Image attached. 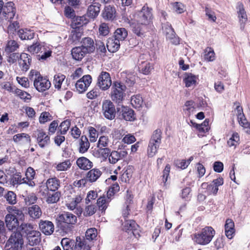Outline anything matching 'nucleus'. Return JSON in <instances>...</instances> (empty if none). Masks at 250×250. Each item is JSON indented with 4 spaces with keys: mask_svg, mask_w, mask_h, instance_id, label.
Returning a JSON list of instances; mask_svg holds the SVG:
<instances>
[{
    "mask_svg": "<svg viewBox=\"0 0 250 250\" xmlns=\"http://www.w3.org/2000/svg\"><path fill=\"white\" fill-rule=\"evenodd\" d=\"M133 17L127 18L125 21L129 24L132 32L137 36L142 37L147 28V26L152 22L153 15L152 9L144 6L141 10Z\"/></svg>",
    "mask_w": 250,
    "mask_h": 250,
    "instance_id": "f257e3e1",
    "label": "nucleus"
},
{
    "mask_svg": "<svg viewBox=\"0 0 250 250\" xmlns=\"http://www.w3.org/2000/svg\"><path fill=\"white\" fill-rule=\"evenodd\" d=\"M29 78L34 81V85L39 92H43L48 89L51 86L50 81L42 76L39 72L31 70L29 73Z\"/></svg>",
    "mask_w": 250,
    "mask_h": 250,
    "instance_id": "f03ea898",
    "label": "nucleus"
},
{
    "mask_svg": "<svg viewBox=\"0 0 250 250\" xmlns=\"http://www.w3.org/2000/svg\"><path fill=\"white\" fill-rule=\"evenodd\" d=\"M215 230L211 227H206L200 233H195L192 236L194 242L201 245L208 244L212 239Z\"/></svg>",
    "mask_w": 250,
    "mask_h": 250,
    "instance_id": "7ed1b4c3",
    "label": "nucleus"
},
{
    "mask_svg": "<svg viewBox=\"0 0 250 250\" xmlns=\"http://www.w3.org/2000/svg\"><path fill=\"white\" fill-rule=\"evenodd\" d=\"M162 132L159 129L155 130L149 141L147 148V155L149 157L155 155L161 143Z\"/></svg>",
    "mask_w": 250,
    "mask_h": 250,
    "instance_id": "20e7f679",
    "label": "nucleus"
},
{
    "mask_svg": "<svg viewBox=\"0 0 250 250\" xmlns=\"http://www.w3.org/2000/svg\"><path fill=\"white\" fill-rule=\"evenodd\" d=\"M126 86L118 82L113 83L111 92V98L114 102L120 104L124 100Z\"/></svg>",
    "mask_w": 250,
    "mask_h": 250,
    "instance_id": "39448f33",
    "label": "nucleus"
},
{
    "mask_svg": "<svg viewBox=\"0 0 250 250\" xmlns=\"http://www.w3.org/2000/svg\"><path fill=\"white\" fill-rule=\"evenodd\" d=\"M112 84L110 74L106 72L102 71L97 78V85L102 90H106Z\"/></svg>",
    "mask_w": 250,
    "mask_h": 250,
    "instance_id": "423d86ee",
    "label": "nucleus"
},
{
    "mask_svg": "<svg viewBox=\"0 0 250 250\" xmlns=\"http://www.w3.org/2000/svg\"><path fill=\"white\" fill-rule=\"evenodd\" d=\"M162 29L164 33L166 36L167 40H169L171 43L175 45L179 43V38L176 36L173 28L169 23H163L162 24Z\"/></svg>",
    "mask_w": 250,
    "mask_h": 250,
    "instance_id": "0eeeda50",
    "label": "nucleus"
},
{
    "mask_svg": "<svg viewBox=\"0 0 250 250\" xmlns=\"http://www.w3.org/2000/svg\"><path fill=\"white\" fill-rule=\"evenodd\" d=\"M102 112L105 118L113 119L115 117L116 111L113 103L108 100L104 101L102 103Z\"/></svg>",
    "mask_w": 250,
    "mask_h": 250,
    "instance_id": "6e6552de",
    "label": "nucleus"
},
{
    "mask_svg": "<svg viewBox=\"0 0 250 250\" xmlns=\"http://www.w3.org/2000/svg\"><path fill=\"white\" fill-rule=\"evenodd\" d=\"M92 82V77L89 75L83 76L75 84V87L79 93L84 92Z\"/></svg>",
    "mask_w": 250,
    "mask_h": 250,
    "instance_id": "1a4fd4ad",
    "label": "nucleus"
},
{
    "mask_svg": "<svg viewBox=\"0 0 250 250\" xmlns=\"http://www.w3.org/2000/svg\"><path fill=\"white\" fill-rule=\"evenodd\" d=\"M5 221L6 226L8 230L13 231L11 234L15 233H20L17 231L19 224L16 215L8 214L5 216Z\"/></svg>",
    "mask_w": 250,
    "mask_h": 250,
    "instance_id": "9d476101",
    "label": "nucleus"
},
{
    "mask_svg": "<svg viewBox=\"0 0 250 250\" xmlns=\"http://www.w3.org/2000/svg\"><path fill=\"white\" fill-rule=\"evenodd\" d=\"M15 14L16 8L13 2H7L2 7V15L8 21H10L13 19Z\"/></svg>",
    "mask_w": 250,
    "mask_h": 250,
    "instance_id": "9b49d317",
    "label": "nucleus"
},
{
    "mask_svg": "<svg viewBox=\"0 0 250 250\" xmlns=\"http://www.w3.org/2000/svg\"><path fill=\"white\" fill-rule=\"evenodd\" d=\"M20 228L26 234L27 239L33 237H37L40 236V232L34 229L33 226L31 224L22 223Z\"/></svg>",
    "mask_w": 250,
    "mask_h": 250,
    "instance_id": "f8f14e48",
    "label": "nucleus"
},
{
    "mask_svg": "<svg viewBox=\"0 0 250 250\" xmlns=\"http://www.w3.org/2000/svg\"><path fill=\"white\" fill-rule=\"evenodd\" d=\"M236 9L239 19L240 29L243 30L245 28V24L247 21V15L244 9V5L242 3L238 2L237 3Z\"/></svg>",
    "mask_w": 250,
    "mask_h": 250,
    "instance_id": "ddd939ff",
    "label": "nucleus"
},
{
    "mask_svg": "<svg viewBox=\"0 0 250 250\" xmlns=\"http://www.w3.org/2000/svg\"><path fill=\"white\" fill-rule=\"evenodd\" d=\"M138 228L139 226L136 223L135 221L129 220L125 221L123 229L128 233L130 232L135 237H137V235H139Z\"/></svg>",
    "mask_w": 250,
    "mask_h": 250,
    "instance_id": "4468645a",
    "label": "nucleus"
},
{
    "mask_svg": "<svg viewBox=\"0 0 250 250\" xmlns=\"http://www.w3.org/2000/svg\"><path fill=\"white\" fill-rule=\"evenodd\" d=\"M31 62V58L29 55L25 53L21 54L19 64L22 71H27L29 69Z\"/></svg>",
    "mask_w": 250,
    "mask_h": 250,
    "instance_id": "2eb2a0df",
    "label": "nucleus"
},
{
    "mask_svg": "<svg viewBox=\"0 0 250 250\" xmlns=\"http://www.w3.org/2000/svg\"><path fill=\"white\" fill-rule=\"evenodd\" d=\"M57 220L61 222L73 225L77 222V217L70 212H64L58 216Z\"/></svg>",
    "mask_w": 250,
    "mask_h": 250,
    "instance_id": "dca6fc26",
    "label": "nucleus"
},
{
    "mask_svg": "<svg viewBox=\"0 0 250 250\" xmlns=\"http://www.w3.org/2000/svg\"><path fill=\"white\" fill-rule=\"evenodd\" d=\"M37 143L41 148L48 146L50 143V137L45 132L42 130L38 131L37 138Z\"/></svg>",
    "mask_w": 250,
    "mask_h": 250,
    "instance_id": "f3484780",
    "label": "nucleus"
},
{
    "mask_svg": "<svg viewBox=\"0 0 250 250\" xmlns=\"http://www.w3.org/2000/svg\"><path fill=\"white\" fill-rule=\"evenodd\" d=\"M40 230L45 235H51L54 230L53 223L49 221L41 220L39 223Z\"/></svg>",
    "mask_w": 250,
    "mask_h": 250,
    "instance_id": "a211bd4d",
    "label": "nucleus"
},
{
    "mask_svg": "<svg viewBox=\"0 0 250 250\" xmlns=\"http://www.w3.org/2000/svg\"><path fill=\"white\" fill-rule=\"evenodd\" d=\"M102 172L99 169L94 168L90 169L86 174V180L90 183L96 182L101 176Z\"/></svg>",
    "mask_w": 250,
    "mask_h": 250,
    "instance_id": "6ab92c4d",
    "label": "nucleus"
},
{
    "mask_svg": "<svg viewBox=\"0 0 250 250\" xmlns=\"http://www.w3.org/2000/svg\"><path fill=\"white\" fill-rule=\"evenodd\" d=\"M143 58V55L140 57V59L138 60V68L142 73L147 75L150 72L152 67L149 62L142 61V59Z\"/></svg>",
    "mask_w": 250,
    "mask_h": 250,
    "instance_id": "aec40b11",
    "label": "nucleus"
},
{
    "mask_svg": "<svg viewBox=\"0 0 250 250\" xmlns=\"http://www.w3.org/2000/svg\"><path fill=\"white\" fill-rule=\"evenodd\" d=\"M100 4L94 2L88 7L87 15L90 18L94 19L99 14L100 11Z\"/></svg>",
    "mask_w": 250,
    "mask_h": 250,
    "instance_id": "412c9836",
    "label": "nucleus"
},
{
    "mask_svg": "<svg viewBox=\"0 0 250 250\" xmlns=\"http://www.w3.org/2000/svg\"><path fill=\"white\" fill-rule=\"evenodd\" d=\"M102 16L105 20H112L116 17V10L111 5L105 6L102 12Z\"/></svg>",
    "mask_w": 250,
    "mask_h": 250,
    "instance_id": "4be33fe9",
    "label": "nucleus"
},
{
    "mask_svg": "<svg viewBox=\"0 0 250 250\" xmlns=\"http://www.w3.org/2000/svg\"><path fill=\"white\" fill-rule=\"evenodd\" d=\"M87 53V51L81 46L74 47L71 51L73 58L77 61L81 60Z\"/></svg>",
    "mask_w": 250,
    "mask_h": 250,
    "instance_id": "5701e85b",
    "label": "nucleus"
},
{
    "mask_svg": "<svg viewBox=\"0 0 250 250\" xmlns=\"http://www.w3.org/2000/svg\"><path fill=\"white\" fill-rule=\"evenodd\" d=\"M88 22V20L84 16H75L72 20L71 26L73 29H80V27L86 24Z\"/></svg>",
    "mask_w": 250,
    "mask_h": 250,
    "instance_id": "b1692460",
    "label": "nucleus"
},
{
    "mask_svg": "<svg viewBox=\"0 0 250 250\" xmlns=\"http://www.w3.org/2000/svg\"><path fill=\"white\" fill-rule=\"evenodd\" d=\"M18 35L21 40H30L34 38L35 33L33 30L27 28L21 29L18 31Z\"/></svg>",
    "mask_w": 250,
    "mask_h": 250,
    "instance_id": "393cba45",
    "label": "nucleus"
},
{
    "mask_svg": "<svg viewBox=\"0 0 250 250\" xmlns=\"http://www.w3.org/2000/svg\"><path fill=\"white\" fill-rule=\"evenodd\" d=\"M76 163L79 167L83 170L90 169L92 167V163L87 158L82 157L78 158Z\"/></svg>",
    "mask_w": 250,
    "mask_h": 250,
    "instance_id": "a878e982",
    "label": "nucleus"
},
{
    "mask_svg": "<svg viewBox=\"0 0 250 250\" xmlns=\"http://www.w3.org/2000/svg\"><path fill=\"white\" fill-rule=\"evenodd\" d=\"M120 42L115 38H109L107 40L106 46L110 52H115L120 48Z\"/></svg>",
    "mask_w": 250,
    "mask_h": 250,
    "instance_id": "bb28decb",
    "label": "nucleus"
},
{
    "mask_svg": "<svg viewBox=\"0 0 250 250\" xmlns=\"http://www.w3.org/2000/svg\"><path fill=\"white\" fill-rule=\"evenodd\" d=\"M52 50L48 46L44 44L40 53L37 55V59L41 62H43L49 58L52 54Z\"/></svg>",
    "mask_w": 250,
    "mask_h": 250,
    "instance_id": "cd10ccee",
    "label": "nucleus"
},
{
    "mask_svg": "<svg viewBox=\"0 0 250 250\" xmlns=\"http://www.w3.org/2000/svg\"><path fill=\"white\" fill-rule=\"evenodd\" d=\"M82 46L83 49L87 51L88 53L92 52L95 50V46L93 40L89 38L86 37L83 39L81 41Z\"/></svg>",
    "mask_w": 250,
    "mask_h": 250,
    "instance_id": "c85d7f7f",
    "label": "nucleus"
},
{
    "mask_svg": "<svg viewBox=\"0 0 250 250\" xmlns=\"http://www.w3.org/2000/svg\"><path fill=\"white\" fill-rule=\"evenodd\" d=\"M20 47L19 43L13 40H8L5 45L4 51L7 54H9L17 51Z\"/></svg>",
    "mask_w": 250,
    "mask_h": 250,
    "instance_id": "c756f323",
    "label": "nucleus"
},
{
    "mask_svg": "<svg viewBox=\"0 0 250 250\" xmlns=\"http://www.w3.org/2000/svg\"><path fill=\"white\" fill-rule=\"evenodd\" d=\"M45 184L50 191H56L60 186L59 180L56 177L49 178Z\"/></svg>",
    "mask_w": 250,
    "mask_h": 250,
    "instance_id": "7c9ffc66",
    "label": "nucleus"
},
{
    "mask_svg": "<svg viewBox=\"0 0 250 250\" xmlns=\"http://www.w3.org/2000/svg\"><path fill=\"white\" fill-rule=\"evenodd\" d=\"M28 212L29 216L33 219L39 218L42 214L41 208L37 205L29 207Z\"/></svg>",
    "mask_w": 250,
    "mask_h": 250,
    "instance_id": "2f4dec72",
    "label": "nucleus"
},
{
    "mask_svg": "<svg viewBox=\"0 0 250 250\" xmlns=\"http://www.w3.org/2000/svg\"><path fill=\"white\" fill-rule=\"evenodd\" d=\"M122 117L126 121H132L134 119V111L125 106H123L121 110Z\"/></svg>",
    "mask_w": 250,
    "mask_h": 250,
    "instance_id": "473e14b6",
    "label": "nucleus"
},
{
    "mask_svg": "<svg viewBox=\"0 0 250 250\" xmlns=\"http://www.w3.org/2000/svg\"><path fill=\"white\" fill-rule=\"evenodd\" d=\"M89 146L90 144L86 136H82L79 142V152L81 153L86 152L89 148Z\"/></svg>",
    "mask_w": 250,
    "mask_h": 250,
    "instance_id": "72a5a7b5",
    "label": "nucleus"
},
{
    "mask_svg": "<svg viewBox=\"0 0 250 250\" xmlns=\"http://www.w3.org/2000/svg\"><path fill=\"white\" fill-rule=\"evenodd\" d=\"M197 78L191 73H186L185 74L184 81L186 87H189L195 85L196 83Z\"/></svg>",
    "mask_w": 250,
    "mask_h": 250,
    "instance_id": "f704fd0d",
    "label": "nucleus"
},
{
    "mask_svg": "<svg viewBox=\"0 0 250 250\" xmlns=\"http://www.w3.org/2000/svg\"><path fill=\"white\" fill-rule=\"evenodd\" d=\"M83 196L82 194H79L75 196L72 199L71 201L66 204L67 207L70 210H73L77 208L78 204L80 203L83 199Z\"/></svg>",
    "mask_w": 250,
    "mask_h": 250,
    "instance_id": "c9c22d12",
    "label": "nucleus"
},
{
    "mask_svg": "<svg viewBox=\"0 0 250 250\" xmlns=\"http://www.w3.org/2000/svg\"><path fill=\"white\" fill-rule=\"evenodd\" d=\"M48 194L46 198V202L48 204H54L57 203L60 199L61 193L60 192L52 191Z\"/></svg>",
    "mask_w": 250,
    "mask_h": 250,
    "instance_id": "e433bc0d",
    "label": "nucleus"
},
{
    "mask_svg": "<svg viewBox=\"0 0 250 250\" xmlns=\"http://www.w3.org/2000/svg\"><path fill=\"white\" fill-rule=\"evenodd\" d=\"M127 34V31L125 28H119L115 31L114 38L120 42L123 41L126 38Z\"/></svg>",
    "mask_w": 250,
    "mask_h": 250,
    "instance_id": "4c0bfd02",
    "label": "nucleus"
},
{
    "mask_svg": "<svg viewBox=\"0 0 250 250\" xmlns=\"http://www.w3.org/2000/svg\"><path fill=\"white\" fill-rule=\"evenodd\" d=\"M61 245L63 250H73V248L75 244L74 240L68 238H63L61 241Z\"/></svg>",
    "mask_w": 250,
    "mask_h": 250,
    "instance_id": "58836bf2",
    "label": "nucleus"
},
{
    "mask_svg": "<svg viewBox=\"0 0 250 250\" xmlns=\"http://www.w3.org/2000/svg\"><path fill=\"white\" fill-rule=\"evenodd\" d=\"M131 104L135 108H140L143 104V99L141 95L138 94L131 97Z\"/></svg>",
    "mask_w": 250,
    "mask_h": 250,
    "instance_id": "ea45409f",
    "label": "nucleus"
},
{
    "mask_svg": "<svg viewBox=\"0 0 250 250\" xmlns=\"http://www.w3.org/2000/svg\"><path fill=\"white\" fill-rule=\"evenodd\" d=\"M13 141L15 143L21 142L29 143L30 141V138L28 134L25 133L17 134L13 136Z\"/></svg>",
    "mask_w": 250,
    "mask_h": 250,
    "instance_id": "a19ab883",
    "label": "nucleus"
},
{
    "mask_svg": "<svg viewBox=\"0 0 250 250\" xmlns=\"http://www.w3.org/2000/svg\"><path fill=\"white\" fill-rule=\"evenodd\" d=\"M65 79V75L58 73L56 74L54 77V84L55 87L58 89H60L61 88V85L62 82Z\"/></svg>",
    "mask_w": 250,
    "mask_h": 250,
    "instance_id": "79ce46f5",
    "label": "nucleus"
},
{
    "mask_svg": "<svg viewBox=\"0 0 250 250\" xmlns=\"http://www.w3.org/2000/svg\"><path fill=\"white\" fill-rule=\"evenodd\" d=\"M108 198L105 199V197H100L97 200V204L100 210H105L107 208L108 203L110 201Z\"/></svg>",
    "mask_w": 250,
    "mask_h": 250,
    "instance_id": "37998d69",
    "label": "nucleus"
},
{
    "mask_svg": "<svg viewBox=\"0 0 250 250\" xmlns=\"http://www.w3.org/2000/svg\"><path fill=\"white\" fill-rule=\"evenodd\" d=\"M44 45V44H43L36 43L29 46L28 47V51L33 54H36L38 55L40 53V52L42 51Z\"/></svg>",
    "mask_w": 250,
    "mask_h": 250,
    "instance_id": "c03bdc74",
    "label": "nucleus"
},
{
    "mask_svg": "<svg viewBox=\"0 0 250 250\" xmlns=\"http://www.w3.org/2000/svg\"><path fill=\"white\" fill-rule=\"evenodd\" d=\"M4 197L9 204L14 205L17 203V195L13 191H8Z\"/></svg>",
    "mask_w": 250,
    "mask_h": 250,
    "instance_id": "a18cd8bd",
    "label": "nucleus"
},
{
    "mask_svg": "<svg viewBox=\"0 0 250 250\" xmlns=\"http://www.w3.org/2000/svg\"><path fill=\"white\" fill-rule=\"evenodd\" d=\"M75 243L74 250H81L82 248L86 249L85 240L83 238L77 237Z\"/></svg>",
    "mask_w": 250,
    "mask_h": 250,
    "instance_id": "49530a36",
    "label": "nucleus"
},
{
    "mask_svg": "<svg viewBox=\"0 0 250 250\" xmlns=\"http://www.w3.org/2000/svg\"><path fill=\"white\" fill-rule=\"evenodd\" d=\"M120 189V187L118 183L113 184L109 187L107 192V198L111 200L114 195Z\"/></svg>",
    "mask_w": 250,
    "mask_h": 250,
    "instance_id": "de8ad7c7",
    "label": "nucleus"
},
{
    "mask_svg": "<svg viewBox=\"0 0 250 250\" xmlns=\"http://www.w3.org/2000/svg\"><path fill=\"white\" fill-rule=\"evenodd\" d=\"M71 166V163L69 160H66L60 163L55 167L58 171H66Z\"/></svg>",
    "mask_w": 250,
    "mask_h": 250,
    "instance_id": "09e8293b",
    "label": "nucleus"
},
{
    "mask_svg": "<svg viewBox=\"0 0 250 250\" xmlns=\"http://www.w3.org/2000/svg\"><path fill=\"white\" fill-rule=\"evenodd\" d=\"M97 236V230L94 228H90L85 232V238L86 240L91 241L94 240Z\"/></svg>",
    "mask_w": 250,
    "mask_h": 250,
    "instance_id": "8fccbe9b",
    "label": "nucleus"
},
{
    "mask_svg": "<svg viewBox=\"0 0 250 250\" xmlns=\"http://www.w3.org/2000/svg\"><path fill=\"white\" fill-rule=\"evenodd\" d=\"M204 59L208 61H213L215 59V53L213 49L207 47L204 51Z\"/></svg>",
    "mask_w": 250,
    "mask_h": 250,
    "instance_id": "3c124183",
    "label": "nucleus"
},
{
    "mask_svg": "<svg viewBox=\"0 0 250 250\" xmlns=\"http://www.w3.org/2000/svg\"><path fill=\"white\" fill-rule=\"evenodd\" d=\"M89 137L91 142H95L98 137L99 134L97 130L93 127H88Z\"/></svg>",
    "mask_w": 250,
    "mask_h": 250,
    "instance_id": "603ef678",
    "label": "nucleus"
},
{
    "mask_svg": "<svg viewBox=\"0 0 250 250\" xmlns=\"http://www.w3.org/2000/svg\"><path fill=\"white\" fill-rule=\"evenodd\" d=\"M195 127L200 133H205L208 130V121L206 119L201 124H195Z\"/></svg>",
    "mask_w": 250,
    "mask_h": 250,
    "instance_id": "864d4df0",
    "label": "nucleus"
},
{
    "mask_svg": "<svg viewBox=\"0 0 250 250\" xmlns=\"http://www.w3.org/2000/svg\"><path fill=\"white\" fill-rule=\"evenodd\" d=\"M239 141V136L237 133H233L229 139L228 141V145L229 146L235 147Z\"/></svg>",
    "mask_w": 250,
    "mask_h": 250,
    "instance_id": "5fc2aeb1",
    "label": "nucleus"
},
{
    "mask_svg": "<svg viewBox=\"0 0 250 250\" xmlns=\"http://www.w3.org/2000/svg\"><path fill=\"white\" fill-rule=\"evenodd\" d=\"M70 125V121L66 120L62 122L59 126V129L62 134H64L68 130Z\"/></svg>",
    "mask_w": 250,
    "mask_h": 250,
    "instance_id": "6e6d98bb",
    "label": "nucleus"
},
{
    "mask_svg": "<svg viewBox=\"0 0 250 250\" xmlns=\"http://www.w3.org/2000/svg\"><path fill=\"white\" fill-rule=\"evenodd\" d=\"M19 23L16 21L10 23L9 25L7 27V32L9 34H14L17 31L18 29H19Z\"/></svg>",
    "mask_w": 250,
    "mask_h": 250,
    "instance_id": "4d7b16f0",
    "label": "nucleus"
},
{
    "mask_svg": "<svg viewBox=\"0 0 250 250\" xmlns=\"http://www.w3.org/2000/svg\"><path fill=\"white\" fill-rule=\"evenodd\" d=\"M120 159V156L118 151H112L109 156L108 160L111 164L116 163Z\"/></svg>",
    "mask_w": 250,
    "mask_h": 250,
    "instance_id": "13d9d810",
    "label": "nucleus"
},
{
    "mask_svg": "<svg viewBox=\"0 0 250 250\" xmlns=\"http://www.w3.org/2000/svg\"><path fill=\"white\" fill-rule=\"evenodd\" d=\"M14 93L19 96L21 99L24 100L25 101L30 99V94L21 89L16 88L14 90Z\"/></svg>",
    "mask_w": 250,
    "mask_h": 250,
    "instance_id": "bf43d9fd",
    "label": "nucleus"
},
{
    "mask_svg": "<svg viewBox=\"0 0 250 250\" xmlns=\"http://www.w3.org/2000/svg\"><path fill=\"white\" fill-rule=\"evenodd\" d=\"M109 139L108 137L101 136L99 139L97 146L98 148L106 147L108 146Z\"/></svg>",
    "mask_w": 250,
    "mask_h": 250,
    "instance_id": "052dcab7",
    "label": "nucleus"
},
{
    "mask_svg": "<svg viewBox=\"0 0 250 250\" xmlns=\"http://www.w3.org/2000/svg\"><path fill=\"white\" fill-rule=\"evenodd\" d=\"M100 35L105 36L109 33V28L107 23H102L99 28Z\"/></svg>",
    "mask_w": 250,
    "mask_h": 250,
    "instance_id": "680f3d73",
    "label": "nucleus"
},
{
    "mask_svg": "<svg viewBox=\"0 0 250 250\" xmlns=\"http://www.w3.org/2000/svg\"><path fill=\"white\" fill-rule=\"evenodd\" d=\"M7 209L9 212H12L20 219H22L24 218V214L22 211L16 208L15 207H9L7 208Z\"/></svg>",
    "mask_w": 250,
    "mask_h": 250,
    "instance_id": "e2e57ef3",
    "label": "nucleus"
},
{
    "mask_svg": "<svg viewBox=\"0 0 250 250\" xmlns=\"http://www.w3.org/2000/svg\"><path fill=\"white\" fill-rule=\"evenodd\" d=\"M96 211V208L94 205H88L85 208L83 212L84 215L91 216L95 213Z\"/></svg>",
    "mask_w": 250,
    "mask_h": 250,
    "instance_id": "0e129e2a",
    "label": "nucleus"
},
{
    "mask_svg": "<svg viewBox=\"0 0 250 250\" xmlns=\"http://www.w3.org/2000/svg\"><path fill=\"white\" fill-rule=\"evenodd\" d=\"M172 6L173 10L178 14H181L185 11L184 5L178 2L173 3Z\"/></svg>",
    "mask_w": 250,
    "mask_h": 250,
    "instance_id": "69168bd1",
    "label": "nucleus"
},
{
    "mask_svg": "<svg viewBox=\"0 0 250 250\" xmlns=\"http://www.w3.org/2000/svg\"><path fill=\"white\" fill-rule=\"evenodd\" d=\"M82 32L80 29H74L71 32L70 36L73 41H79L82 36Z\"/></svg>",
    "mask_w": 250,
    "mask_h": 250,
    "instance_id": "338daca9",
    "label": "nucleus"
},
{
    "mask_svg": "<svg viewBox=\"0 0 250 250\" xmlns=\"http://www.w3.org/2000/svg\"><path fill=\"white\" fill-rule=\"evenodd\" d=\"M51 116L50 113L47 112H42L39 118V121L41 124H44L50 120H51Z\"/></svg>",
    "mask_w": 250,
    "mask_h": 250,
    "instance_id": "774afa93",
    "label": "nucleus"
}]
</instances>
